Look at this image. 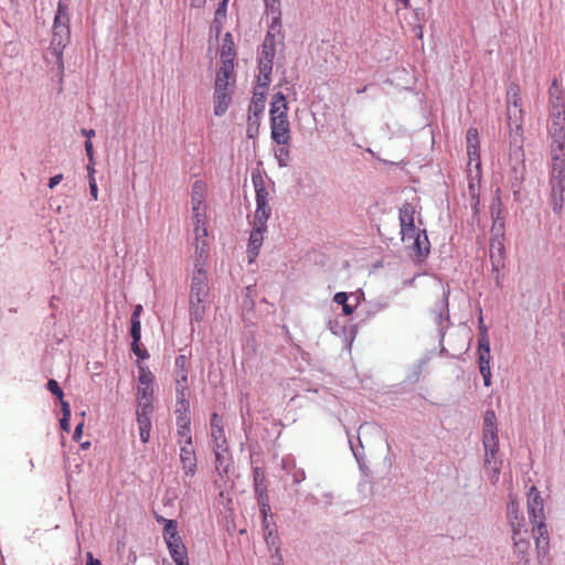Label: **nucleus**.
<instances>
[{"instance_id": "412c9836", "label": "nucleus", "mask_w": 565, "mask_h": 565, "mask_svg": "<svg viewBox=\"0 0 565 565\" xmlns=\"http://www.w3.org/2000/svg\"><path fill=\"white\" fill-rule=\"evenodd\" d=\"M498 437L497 415L493 409H487L483 415L482 439H493Z\"/></svg>"}, {"instance_id": "bf43d9fd", "label": "nucleus", "mask_w": 565, "mask_h": 565, "mask_svg": "<svg viewBox=\"0 0 565 565\" xmlns=\"http://www.w3.org/2000/svg\"><path fill=\"white\" fill-rule=\"evenodd\" d=\"M164 542L167 547H174V545H184L180 534L177 535H164Z\"/></svg>"}, {"instance_id": "39448f33", "label": "nucleus", "mask_w": 565, "mask_h": 565, "mask_svg": "<svg viewBox=\"0 0 565 565\" xmlns=\"http://www.w3.org/2000/svg\"><path fill=\"white\" fill-rule=\"evenodd\" d=\"M511 526L513 530V548L514 554L519 558V563H523V565H529L527 551L530 548V541L527 535V530L522 527L524 526V520L521 521H511Z\"/></svg>"}, {"instance_id": "f8f14e48", "label": "nucleus", "mask_w": 565, "mask_h": 565, "mask_svg": "<svg viewBox=\"0 0 565 565\" xmlns=\"http://www.w3.org/2000/svg\"><path fill=\"white\" fill-rule=\"evenodd\" d=\"M271 139L277 145L290 142V124L288 117L275 119L270 118Z\"/></svg>"}, {"instance_id": "7ed1b4c3", "label": "nucleus", "mask_w": 565, "mask_h": 565, "mask_svg": "<svg viewBox=\"0 0 565 565\" xmlns=\"http://www.w3.org/2000/svg\"><path fill=\"white\" fill-rule=\"evenodd\" d=\"M234 65L221 66L215 76L213 102L214 115L223 116L232 103L234 93Z\"/></svg>"}, {"instance_id": "603ef678", "label": "nucleus", "mask_w": 565, "mask_h": 565, "mask_svg": "<svg viewBox=\"0 0 565 565\" xmlns=\"http://www.w3.org/2000/svg\"><path fill=\"white\" fill-rule=\"evenodd\" d=\"M46 387L61 402L63 401L64 393H63V391H62V388H61V386H60L57 381H55L53 379L49 380L47 384H46Z\"/></svg>"}, {"instance_id": "0eeeda50", "label": "nucleus", "mask_w": 565, "mask_h": 565, "mask_svg": "<svg viewBox=\"0 0 565 565\" xmlns=\"http://www.w3.org/2000/svg\"><path fill=\"white\" fill-rule=\"evenodd\" d=\"M484 448V469L490 471L489 478L491 482H497L500 475L501 461L497 460L499 451V438L482 439Z\"/></svg>"}, {"instance_id": "f3484780", "label": "nucleus", "mask_w": 565, "mask_h": 565, "mask_svg": "<svg viewBox=\"0 0 565 565\" xmlns=\"http://www.w3.org/2000/svg\"><path fill=\"white\" fill-rule=\"evenodd\" d=\"M213 450L215 455V468L218 475H227L230 466L232 463V457L227 444L222 446H213Z\"/></svg>"}, {"instance_id": "20e7f679", "label": "nucleus", "mask_w": 565, "mask_h": 565, "mask_svg": "<svg viewBox=\"0 0 565 565\" xmlns=\"http://www.w3.org/2000/svg\"><path fill=\"white\" fill-rule=\"evenodd\" d=\"M209 285L206 273H193L190 286L189 313L191 322H202L207 308Z\"/></svg>"}, {"instance_id": "a878e982", "label": "nucleus", "mask_w": 565, "mask_h": 565, "mask_svg": "<svg viewBox=\"0 0 565 565\" xmlns=\"http://www.w3.org/2000/svg\"><path fill=\"white\" fill-rule=\"evenodd\" d=\"M264 537L265 542L268 545L269 550L274 547V552L271 553V557L278 559V562L281 564L282 562V555L280 554V548L278 546L279 537L276 532L269 529V525L267 524V521H264Z\"/></svg>"}, {"instance_id": "338daca9", "label": "nucleus", "mask_w": 565, "mask_h": 565, "mask_svg": "<svg viewBox=\"0 0 565 565\" xmlns=\"http://www.w3.org/2000/svg\"><path fill=\"white\" fill-rule=\"evenodd\" d=\"M287 104L286 96L281 92H277L271 97L270 105H281Z\"/></svg>"}, {"instance_id": "e433bc0d", "label": "nucleus", "mask_w": 565, "mask_h": 565, "mask_svg": "<svg viewBox=\"0 0 565 565\" xmlns=\"http://www.w3.org/2000/svg\"><path fill=\"white\" fill-rule=\"evenodd\" d=\"M550 118L551 120L565 121V99H553L550 103Z\"/></svg>"}, {"instance_id": "2f4dec72", "label": "nucleus", "mask_w": 565, "mask_h": 565, "mask_svg": "<svg viewBox=\"0 0 565 565\" xmlns=\"http://www.w3.org/2000/svg\"><path fill=\"white\" fill-rule=\"evenodd\" d=\"M252 182L255 188L256 193V203H269L268 196L269 193L265 188V183L260 174H252Z\"/></svg>"}, {"instance_id": "b1692460", "label": "nucleus", "mask_w": 565, "mask_h": 565, "mask_svg": "<svg viewBox=\"0 0 565 565\" xmlns=\"http://www.w3.org/2000/svg\"><path fill=\"white\" fill-rule=\"evenodd\" d=\"M521 94H520V87L516 84H513L508 89V115L509 118L512 117V115L515 116V113L519 111L522 113L521 109Z\"/></svg>"}, {"instance_id": "de8ad7c7", "label": "nucleus", "mask_w": 565, "mask_h": 565, "mask_svg": "<svg viewBox=\"0 0 565 565\" xmlns=\"http://www.w3.org/2000/svg\"><path fill=\"white\" fill-rule=\"evenodd\" d=\"M139 386H152L154 382V376L152 372L143 365H139Z\"/></svg>"}, {"instance_id": "13d9d810", "label": "nucleus", "mask_w": 565, "mask_h": 565, "mask_svg": "<svg viewBox=\"0 0 565 565\" xmlns=\"http://www.w3.org/2000/svg\"><path fill=\"white\" fill-rule=\"evenodd\" d=\"M292 477L294 484H299L306 479V472L302 468H294V470L290 472Z\"/></svg>"}, {"instance_id": "5fc2aeb1", "label": "nucleus", "mask_w": 565, "mask_h": 565, "mask_svg": "<svg viewBox=\"0 0 565 565\" xmlns=\"http://www.w3.org/2000/svg\"><path fill=\"white\" fill-rule=\"evenodd\" d=\"M162 521L166 523L163 527V536L179 534L178 522L175 520H166L162 518Z\"/></svg>"}, {"instance_id": "423d86ee", "label": "nucleus", "mask_w": 565, "mask_h": 565, "mask_svg": "<svg viewBox=\"0 0 565 565\" xmlns=\"http://www.w3.org/2000/svg\"><path fill=\"white\" fill-rule=\"evenodd\" d=\"M489 253L495 282L500 285V271L505 266L504 236H491Z\"/></svg>"}, {"instance_id": "6e6d98bb", "label": "nucleus", "mask_w": 565, "mask_h": 565, "mask_svg": "<svg viewBox=\"0 0 565 565\" xmlns=\"http://www.w3.org/2000/svg\"><path fill=\"white\" fill-rule=\"evenodd\" d=\"M548 94H550V103H552L553 99H555V98L565 99V95L558 88L556 79L553 81V84L548 89Z\"/></svg>"}, {"instance_id": "58836bf2", "label": "nucleus", "mask_w": 565, "mask_h": 565, "mask_svg": "<svg viewBox=\"0 0 565 565\" xmlns=\"http://www.w3.org/2000/svg\"><path fill=\"white\" fill-rule=\"evenodd\" d=\"M266 98L262 96V94H253L248 113L254 115L255 117H260L265 110Z\"/></svg>"}, {"instance_id": "c756f323", "label": "nucleus", "mask_w": 565, "mask_h": 565, "mask_svg": "<svg viewBox=\"0 0 565 565\" xmlns=\"http://www.w3.org/2000/svg\"><path fill=\"white\" fill-rule=\"evenodd\" d=\"M479 370L483 379L484 386L491 385V371H490V351H478Z\"/></svg>"}, {"instance_id": "69168bd1", "label": "nucleus", "mask_w": 565, "mask_h": 565, "mask_svg": "<svg viewBox=\"0 0 565 565\" xmlns=\"http://www.w3.org/2000/svg\"><path fill=\"white\" fill-rule=\"evenodd\" d=\"M85 151L90 164H95L93 142L90 140L85 141Z\"/></svg>"}, {"instance_id": "473e14b6", "label": "nucleus", "mask_w": 565, "mask_h": 565, "mask_svg": "<svg viewBox=\"0 0 565 565\" xmlns=\"http://www.w3.org/2000/svg\"><path fill=\"white\" fill-rule=\"evenodd\" d=\"M271 215V207L269 203H256V211L254 214V222L256 226L267 225V221Z\"/></svg>"}, {"instance_id": "f03ea898", "label": "nucleus", "mask_w": 565, "mask_h": 565, "mask_svg": "<svg viewBox=\"0 0 565 565\" xmlns=\"http://www.w3.org/2000/svg\"><path fill=\"white\" fill-rule=\"evenodd\" d=\"M70 40L71 32L68 8L62 0H60L54 17L49 54L55 58V64L61 72L64 71L63 51L70 43Z\"/></svg>"}, {"instance_id": "9d476101", "label": "nucleus", "mask_w": 565, "mask_h": 565, "mask_svg": "<svg viewBox=\"0 0 565 565\" xmlns=\"http://www.w3.org/2000/svg\"><path fill=\"white\" fill-rule=\"evenodd\" d=\"M466 148H467V154L469 158L468 167H471V164L475 162V168L477 170V177H479V170L481 169L480 139H479L478 129L475 127H470L467 130Z\"/></svg>"}, {"instance_id": "f704fd0d", "label": "nucleus", "mask_w": 565, "mask_h": 565, "mask_svg": "<svg viewBox=\"0 0 565 565\" xmlns=\"http://www.w3.org/2000/svg\"><path fill=\"white\" fill-rule=\"evenodd\" d=\"M228 1L230 0H221L217 6V9L215 10L214 19L212 22V29L216 31V34H218L223 28V20H225L226 18Z\"/></svg>"}, {"instance_id": "2eb2a0df", "label": "nucleus", "mask_w": 565, "mask_h": 565, "mask_svg": "<svg viewBox=\"0 0 565 565\" xmlns=\"http://www.w3.org/2000/svg\"><path fill=\"white\" fill-rule=\"evenodd\" d=\"M180 462L185 476L195 475L198 460L193 445L180 446Z\"/></svg>"}, {"instance_id": "1a4fd4ad", "label": "nucleus", "mask_w": 565, "mask_h": 565, "mask_svg": "<svg viewBox=\"0 0 565 565\" xmlns=\"http://www.w3.org/2000/svg\"><path fill=\"white\" fill-rule=\"evenodd\" d=\"M152 413L153 405L149 403H142L141 407H137L136 416L139 427V437L143 444H147L150 439V431L152 427Z\"/></svg>"}, {"instance_id": "0e129e2a", "label": "nucleus", "mask_w": 565, "mask_h": 565, "mask_svg": "<svg viewBox=\"0 0 565 565\" xmlns=\"http://www.w3.org/2000/svg\"><path fill=\"white\" fill-rule=\"evenodd\" d=\"M190 390L175 388V402H190Z\"/></svg>"}, {"instance_id": "774afa93", "label": "nucleus", "mask_w": 565, "mask_h": 565, "mask_svg": "<svg viewBox=\"0 0 565 565\" xmlns=\"http://www.w3.org/2000/svg\"><path fill=\"white\" fill-rule=\"evenodd\" d=\"M348 294L347 292H343V291H339L334 295L333 297V300L334 302H337L338 305H341L343 306L344 303L348 302Z\"/></svg>"}, {"instance_id": "f257e3e1", "label": "nucleus", "mask_w": 565, "mask_h": 565, "mask_svg": "<svg viewBox=\"0 0 565 565\" xmlns=\"http://www.w3.org/2000/svg\"><path fill=\"white\" fill-rule=\"evenodd\" d=\"M415 206L411 202H404L398 210V221L401 226V238L404 243H409L408 247L419 262L427 258L430 253V242L426 230H420L415 225Z\"/></svg>"}, {"instance_id": "79ce46f5", "label": "nucleus", "mask_w": 565, "mask_h": 565, "mask_svg": "<svg viewBox=\"0 0 565 565\" xmlns=\"http://www.w3.org/2000/svg\"><path fill=\"white\" fill-rule=\"evenodd\" d=\"M153 387L152 386H139L137 391L138 406L141 407L142 403L152 404Z\"/></svg>"}, {"instance_id": "a211bd4d", "label": "nucleus", "mask_w": 565, "mask_h": 565, "mask_svg": "<svg viewBox=\"0 0 565 565\" xmlns=\"http://www.w3.org/2000/svg\"><path fill=\"white\" fill-rule=\"evenodd\" d=\"M204 184L201 181H195L192 185L191 203L193 216L196 220V225L201 223V206L204 202Z\"/></svg>"}, {"instance_id": "ea45409f", "label": "nucleus", "mask_w": 565, "mask_h": 565, "mask_svg": "<svg viewBox=\"0 0 565 565\" xmlns=\"http://www.w3.org/2000/svg\"><path fill=\"white\" fill-rule=\"evenodd\" d=\"M277 149H275L274 154L280 168L287 167L290 162V142L286 145H279Z\"/></svg>"}, {"instance_id": "c9c22d12", "label": "nucleus", "mask_w": 565, "mask_h": 565, "mask_svg": "<svg viewBox=\"0 0 565 565\" xmlns=\"http://www.w3.org/2000/svg\"><path fill=\"white\" fill-rule=\"evenodd\" d=\"M550 167L565 166V145H550Z\"/></svg>"}, {"instance_id": "4d7b16f0", "label": "nucleus", "mask_w": 565, "mask_h": 565, "mask_svg": "<svg viewBox=\"0 0 565 565\" xmlns=\"http://www.w3.org/2000/svg\"><path fill=\"white\" fill-rule=\"evenodd\" d=\"M139 343H140V341H136V343H135V341L131 342V350H132V352L140 360L149 359L150 355H149L148 351L146 349H141Z\"/></svg>"}, {"instance_id": "aec40b11", "label": "nucleus", "mask_w": 565, "mask_h": 565, "mask_svg": "<svg viewBox=\"0 0 565 565\" xmlns=\"http://www.w3.org/2000/svg\"><path fill=\"white\" fill-rule=\"evenodd\" d=\"M449 295L450 288L448 286L443 287V297L433 309V313L439 326H441L444 319L449 320Z\"/></svg>"}, {"instance_id": "4468645a", "label": "nucleus", "mask_w": 565, "mask_h": 565, "mask_svg": "<svg viewBox=\"0 0 565 565\" xmlns=\"http://www.w3.org/2000/svg\"><path fill=\"white\" fill-rule=\"evenodd\" d=\"M267 230V225L256 226L253 223V230L249 234L248 245H247V255L249 258V263L254 262V259L258 256L259 249L263 245L264 233Z\"/></svg>"}, {"instance_id": "72a5a7b5", "label": "nucleus", "mask_w": 565, "mask_h": 565, "mask_svg": "<svg viewBox=\"0 0 565 565\" xmlns=\"http://www.w3.org/2000/svg\"><path fill=\"white\" fill-rule=\"evenodd\" d=\"M168 551L175 565H190L185 545H174V547H170Z\"/></svg>"}, {"instance_id": "6ab92c4d", "label": "nucleus", "mask_w": 565, "mask_h": 565, "mask_svg": "<svg viewBox=\"0 0 565 565\" xmlns=\"http://www.w3.org/2000/svg\"><path fill=\"white\" fill-rule=\"evenodd\" d=\"M211 436L213 439V446L226 445L227 440L225 437L223 419L217 413H213L210 418Z\"/></svg>"}, {"instance_id": "a18cd8bd", "label": "nucleus", "mask_w": 565, "mask_h": 565, "mask_svg": "<svg viewBox=\"0 0 565 565\" xmlns=\"http://www.w3.org/2000/svg\"><path fill=\"white\" fill-rule=\"evenodd\" d=\"M548 183H565V166L550 167Z\"/></svg>"}, {"instance_id": "bb28decb", "label": "nucleus", "mask_w": 565, "mask_h": 565, "mask_svg": "<svg viewBox=\"0 0 565 565\" xmlns=\"http://www.w3.org/2000/svg\"><path fill=\"white\" fill-rule=\"evenodd\" d=\"M551 186V204L553 212L559 214L563 210L565 183H548Z\"/></svg>"}, {"instance_id": "5701e85b", "label": "nucleus", "mask_w": 565, "mask_h": 565, "mask_svg": "<svg viewBox=\"0 0 565 565\" xmlns=\"http://www.w3.org/2000/svg\"><path fill=\"white\" fill-rule=\"evenodd\" d=\"M275 32H277V30H271L270 28L267 31L264 42L262 44V50L259 52L258 60L274 61L276 54Z\"/></svg>"}, {"instance_id": "09e8293b", "label": "nucleus", "mask_w": 565, "mask_h": 565, "mask_svg": "<svg viewBox=\"0 0 565 565\" xmlns=\"http://www.w3.org/2000/svg\"><path fill=\"white\" fill-rule=\"evenodd\" d=\"M259 126H260L259 117H255L254 115L248 114L247 130H246L247 137L254 138L255 136H257L258 131H259Z\"/></svg>"}, {"instance_id": "4c0bfd02", "label": "nucleus", "mask_w": 565, "mask_h": 565, "mask_svg": "<svg viewBox=\"0 0 565 565\" xmlns=\"http://www.w3.org/2000/svg\"><path fill=\"white\" fill-rule=\"evenodd\" d=\"M478 351H490L488 329L483 323V318L481 315L479 317Z\"/></svg>"}, {"instance_id": "e2e57ef3", "label": "nucleus", "mask_w": 565, "mask_h": 565, "mask_svg": "<svg viewBox=\"0 0 565 565\" xmlns=\"http://www.w3.org/2000/svg\"><path fill=\"white\" fill-rule=\"evenodd\" d=\"M268 88L269 87H266V83H262V77L258 76L257 77V84L254 87L253 94H262V96L266 98L267 97V93H268Z\"/></svg>"}, {"instance_id": "37998d69", "label": "nucleus", "mask_w": 565, "mask_h": 565, "mask_svg": "<svg viewBox=\"0 0 565 565\" xmlns=\"http://www.w3.org/2000/svg\"><path fill=\"white\" fill-rule=\"evenodd\" d=\"M254 490L263 491L267 489L266 477L262 468L255 467L253 469Z\"/></svg>"}, {"instance_id": "ddd939ff", "label": "nucleus", "mask_w": 565, "mask_h": 565, "mask_svg": "<svg viewBox=\"0 0 565 565\" xmlns=\"http://www.w3.org/2000/svg\"><path fill=\"white\" fill-rule=\"evenodd\" d=\"M490 213L492 218L491 236H504L505 217L500 198L491 203Z\"/></svg>"}, {"instance_id": "dca6fc26", "label": "nucleus", "mask_w": 565, "mask_h": 565, "mask_svg": "<svg viewBox=\"0 0 565 565\" xmlns=\"http://www.w3.org/2000/svg\"><path fill=\"white\" fill-rule=\"evenodd\" d=\"M531 523L533 524L532 532L539 553H546L550 546V537L545 520H535Z\"/></svg>"}, {"instance_id": "c85d7f7f", "label": "nucleus", "mask_w": 565, "mask_h": 565, "mask_svg": "<svg viewBox=\"0 0 565 565\" xmlns=\"http://www.w3.org/2000/svg\"><path fill=\"white\" fill-rule=\"evenodd\" d=\"M547 132L551 145H565V121L551 120Z\"/></svg>"}, {"instance_id": "cd10ccee", "label": "nucleus", "mask_w": 565, "mask_h": 565, "mask_svg": "<svg viewBox=\"0 0 565 565\" xmlns=\"http://www.w3.org/2000/svg\"><path fill=\"white\" fill-rule=\"evenodd\" d=\"M177 425V443L179 446L193 445L191 435V420H175Z\"/></svg>"}, {"instance_id": "c03bdc74", "label": "nucleus", "mask_w": 565, "mask_h": 565, "mask_svg": "<svg viewBox=\"0 0 565 565\" xmlns=\"http://www.w3.org/2000/svg\"><path fill=\"white\" fill-rule=\"evenodd\" d=\"M175 420H191L190 402H175Z\"/></svg>"}, {"instance_id": "052dcab7", "label": "nucleus", "mask_w": 565, "mask_h": 565, "mask_svg": "<svg viewBox=\"0 0 565 565\" xmlns=\"http://www.w3.org/2000/svg\"><path fill=\"white\" fill-rule=\"evenodd\" d=\"M164 542L167 547H174V545H184L180 534L177 535H164Z\"/></svg>"}, {"instance_id": "4be33fe9", "label": "nucleus", "mask_w": 565, "mask_h": 565, "mask_svg": "<svg viewBox=\"0 0 565 565\" xmlns=\"http://www.w3.org/2000/svg\"><path fill=\"white\" fill-rule=\"evenodd\" d=\"M220 55H221L222 66L234 65V58L236 56V52H235L233 36L230 32H226L224 35Z\"/></svg>"}, {"instance_id": "864d4df0", "label": "nucleus", "mask_w": 565, "mask_h": 565, "mask_svg": "<svg viewBox=\"0 0 565 565\" xmlns=\"http://www.w3.org/2000/svg\"><path fill=\"white\" fill-rule=\"evenodd\" d=\"M130 335L132 341H140L141 339V322L140 320L130 319Z\"/></svg>"}, {"instance_id": "8fccbe9b", "label": "nucleus", "mask_w": 565, "mask_h": 565, "mask_svg": "<svg viewBox=\"0 0 565 565\" xmlns=\"http://www.w3.org/2000/svg\"><path fill=\"white\" fill-rule=\"evenodd\" d=\"M287 111H288L287 104L270 105L269 115H270V118L280 119V118L288 117Z\"/></svg>"}, {"instance_id": "a19ab883", "label": "nucleus", "mask_w": 565, "mask_h": 565, "mask_svg": "<svg viewBox=\"0 0 565 565\" xmlns=\"http://www.w3.org/2000/svg\"><path fill=\"white\" fill-rule=\"evenodd\" d=\"M255 495L257 499V503L259 505L260 513L264 516V521L266 522L268 512L270 511L267 489H265L263 491H259V490L255 491Z\"/></svg>"}, {"instance_id": "3c124183", "label": "nucleus", "mask_w": 565, "mask_h": 565, "mask_svg": "<svg viewBox=\"0 0 565 565\" xmlns=\"http://www.w3.org/2000/svg\"><path fill=\"white\" fill-rule=\"evenodd\" d=\"M273 72V61L269 60H258V76H267L271 75Z\"/></svg>"}, {"instance_id": "7c9ffc66", "label": "nucleus", "mask_w": 565, "mask_h": 565, "mask_svg": "<svg viewBox=\"0 0 565 565\" xmlns=\"http://www.w3.org/2000/svg\"><path fill=\"white\" fill-rule=\"evenodd\" d=\"M267 13L273 14V22L270 24L271 30H277L280 33L281 20H280V3L279 0H265Z\"/></svg>"}, {"instance_id": "9b49d317", "label": "nucleus", "mask_w": 565, "mask_h": 565, "mask_svg": "<svg viewBox=\"0 0 565 565\" xmlns=\"http://www.w3.org/2000/svg\"><path fill=\"white\" fill-rule=\"evenodd\" d=\"M527 513L530 521L545 520L543 499L535 486L527 493Z\"/></svg>"}, {"instance_id": "49530a36", "label": "nucleus", "mask_w": 565, "mask_h": 565, "mask_svg": "<svg viewBox=\"0 0 565 565\" xmlns=\"http://www.w3.org/2000/svg\"><path fill=\"white\" fill-rule=\"evenodd\" d=\"M62 414H63V416L60 419V427L63 431L70 433V430H71V425H70L71 407H70L68 402H66V401H62Z\"/></svg>"}, {"instance_id": "680f3d73", "label": "nucleus", "mask_w": 565, "mask_h": 565, "mask_svg": "<svg viewBox=\"0 0 565 565\" xmlns=\"http://www.w3.org/2000/svg\"><path fill=\"white\" fill-rule=\"evenodd\" d=\"M174 369H190L188 356L179 354L174 360Z\"/></svg>"}, {"instance_id": "393cba45", "label": "nucleus", "mask_w": 565, "mask_h": 565, "mask_svg": "<svg viewBox=\"0 0 565 565\" xmlns=\"http://www.w3.org/2000/svg\"><path fill=\"white\" fill-rule=\"evenodd\" d=\"M481 178V169L479 170V177L472 175V170L468 169V191L471 198V205L475 213H478L479 205V183Z\"/></svg>"}, {"instance_id": "6e6552de", "label": "nucleus", "mask_w": 565, "mask_h": 565, "mask_svg": "<svg viewBox=\"0 0 565 565\" xmlns=\"http://www.w3.org/2000/svg\"><path fill=\"white\" fill-rule=\"evenodd\" d=\"M195 250H194V270L193 273H206L205 266L209 257V245L205 239L206 228L195 225Z\"/></svg>"}]
</instances>
